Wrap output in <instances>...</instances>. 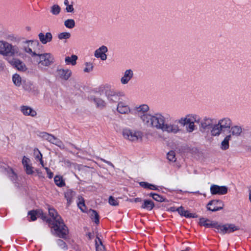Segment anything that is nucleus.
Masks as SVG:
<instances>
[{
  "instance_id": "nucleus-28",
  "label": "nucleus",
  "mask_w": 251,
  "mask_h": 251,
  "mask_svg": "<svg viewBox=\"0 0 251 251\" xmlns=\"http://www.w3.org/2000/svg\"><path fill=\"white\" fill-rule=\"evenodd\" d=\"M149 109V106L146 104H143L139 107H136V111L137 113L139 115L145 114Z\"/></svg>"
},
{
  "instance_id": "nucleus-21",
  "label": "nucleus",
  "mask_w": 251,
  "mask_h": 251,
  "mask_svg": "<svg viewBox=\"0 0 251 251\" xmlns=\"http://www.w3.org/2000/svg\"><path fill=\"white\" fill-rule=\"evenodd\" d=\"M141 119L142 121L146 125L148 126L151 127L152 126V119L153 116H152L148 114H144L140 115Z\"/></svg>"
},
{
  "instance_id": "nucleus-44",
  "label": "nucleus",
  "mask_w": 251,
  "mask_h": 251,
  "mask_svg": "<svg viewBox=\"0 0 251 251\" xmlns=\"http://www.w3.org/2000/svg\"><path fill=\"white\" fill-rule=\"evenodd\" d=\"M109 203L113 206H117L119 204L117 199H115L113 197L110 196L109 198Z\"/></svg>"
},
{
  "instance_id": "nucleus-19",
  "label": "nucleus",
  "mask_w": 251,
  "mask_h": 251,
  "mask_svg": "<svg viewBox=\"0 0 251 251\" xmlns=\"http://www.w3.org/2000/svg\"><path fill=\"white\" fill-rule=\"evenodd\" d=\"M162 130L167 131L169 133L171 132L176 133L179 130V129L178 126L177 125L165 124Z\"/></svg>"
},
{
  "instance_id": "nucleus-51",
  "label": "nucleus",
  "mask_w": 251,
  "mask_h": 251,
  "mask_svg": "<svg viewBox=\"0 0 251 251\" xmlns=\"http://www.w3.org/2000/svg\"><path fill=\"white\" fill-rule=\"evenodd\" d=\"M45 169L46 170V172H47V174L48 175V177L50 178H52L53 177V173L51 172L50 171V169L48 168V167H45Z\"/></svg>"
},
{
  "instance_id": "nucleus-4",
  "label": "nucleus",
  "mask_w": 251,
  "mask_h": 251,
  "mask_svg": "<svg viewBox=\"0 0 251 251\" xmlns=\"http://www.w3.org/2000/svg\"><path fill=\"white\" fill-rule=\"evenodd\" d=\"M123 135L125 139L133 142L141 140L143 137V134L141 131L127 128L123 130Z\"/></svg>"
},
{
  "instance_id": "nucleus-38",
  "label": "nucleus",
  "mask_w": 251,
  "mask_h": 251,
  "mask_svg": "<svg viewBox=\"0 0 251 251\" xmlns=\"http://www.w3.org/2000/svg\"><path fill=\"white\" fill-rule=\"evenodd\" d=\"M167 158L170 161L175 162L176 158L175 151H171L167 154Z\"/></svg>"
},
{
  "instance_id": "nucleus-48",
  "label": "nucleus",
  "mask_w": 251,
  "mask_h": 251,
  "mask_svg": "<svg viewBox=\"0 0 251 251\" xmlns=\"http://www.w3.org/2000/svg\"><path fill=\"white\" fill-rule=\"evenodd\" d=\"M183 216L186 218H195L197 217L195 216V214L190 213L187 210H184Z\"/></svg>"
},
{
  "instance_id": "nucleus-53",
  "label": "nucleus",
  "mask_w": 251,
  "mask_h": 251,
  "mask_svg": "<svg viewBox=\"0 0 251 251\" xmlns=\"http://www.w3.org/2000/svg\"><path fill=\"white\" fill-rule=\"evenodd\" d=\"M140 185L144 188L148 189L149 183L146 182H140Z\"/></svg>"
},
{
  "instance_id": "nucleus-9",
  "label": "nucleus",
  "mask_w": 251,
  "mask_h": 251,
  "mask_svg": "<svg viewBox=\"0 0 251 251\" xmlns=\"http://www.w3.org/2000/svg\"><path fill=\"white\" fill-rule=\"evenodd\" d=\"M152 126L151 127H154L157 129H163L165 125V118L164 117L159 114H156L153 116L152 119Z\"/></svg>"
},
{
  "instance_id": "nucleus-60",
  "label": "nucleus",
  "mask_w": 251,
  "mask_h": 251,
  "mask_svg": "<svg viewBox=\"0 0 251 251\" xmlns=\"http://www.w3.org/2000/svg\"><path fill=\"white\" fill-rule=\"evenodd\" d=\"M96 240H97L98 244H100V242H102L101 239L98 237H97Z\"/></svg>"
},
{
  "instance_id": "nucleus-52",
  "label": "nucleus",
  "mask_w": 251,
  "mask_h": 251,
  "mask_svg": "<svg viewBox=\"0 0 251 251\" xmlns=\"http://www.w3.org/2000/svg\"><path fill=\"white\" fill-rule=\"evenodd\" d=\"M184 210H185L182 206H180L179 207H178L177 209H176V211H177L178 213L181 216H183Z\"/></svg>"
},
{
  "instance_id": "nucleus-63",
  "label": "nucleus",
  "mask_w": 251,
  "mask_h": 251,
  "mask_svg": "<svg viewBox=\"0 0 251 251\" xmlns=\"http://www.w3.org/2000/svg\"><path fill=\"white\" fill-rule=\"evenodd\" d=\"M249 198H250V200L251 202V189L250 190V197H249Z\"/></svg>"
},
{
  "instance_id": "nucleus-35",
  "label": "nucleus",
  "mask_w": 251,
  "mask_h": 251,
  "mask_svg": "<svg viewBox=\"0 0 251 251\" xmlns=\"http://www.w3.org/2000/svg\"><path fill=\"white\" fill-rule=\"evenodd\" d=\"M61 11V8L57 4H54L50 7V12L54 15H58Z\"/></svg>"
},
{
  "instance_id": "nucleus-16",
  "label": "nucleus",
  "mask_w": 251,
  "mask_h": 251,
  "mask_svg": "<svg viewBox=\"0 0 251 251\" xmlns=\"http://www.w3.org/2000/svg\"><path fill=\"white\" fill-rule=\"evenodd\" d=\"M21 111L25 116H30L34 117L37 115V113L35 110L27 106H22L21 107Z\"/></svg>"
},
{
  "instance_id": "nucleus-6",
  "label": "nucleus",
  "mask_w": 251,
  "mask_h": 251,
  "mask_svg": "<svg viewBox=\"0 0 251 251\" xmlns=\"http://www.w3.org/2000/svg\"><path fill=\"white\" fill-rule=\"evenodd\" d=\"M40 136L45 140L48 141L50 143L58 146L61 149H65V145L63 142L53 135L45 132H43L40 133Z\"/></svg>"
},
{
  "instance_id": "nucleus-50",
  "label": "nucleus",
  "mask_w": 251,
  "mask_h": 251,
  "mask_svg": "<svg viewBox=\"0 0 251 251\" xmlns=\"http://www.w3.org/2000/svg\"><path fill=\"white\" fill-rule=\"evenodd\" d=\"M66 10L67 12H73L74 8L72 4L66 6Z\"/></svg>"
},
{
  "instance_id": "nucleus-58",
  "label": "nucleus",
  "mask_w": 251,
  "mask_h": 251,
  "mask_svg": "<svg viewBox=\"0 0 251 251\" xmlns=\"http://www.w3.org/2000/svg\"><path fill=\"white\" fill-rule=\"evenodd\" d=\"M102 161H103V162H104L106 163H107V164H108V165H109L111 166L112 167H114V165H113V164L111 162H109V161H106L105 160H104V159H102Z\"/></svg>"
},
{
  "instance_id": "nucleus-20",
  "label": "nucleus",
  "mask_w": 251,
  "mask_h": 251,
  "mask_svg": "<svg viewBox=\"0 0 251 251\" xmlns=\"http://www.w3.org/2000/svg\"><path fill=\"white\" fill-rule=\"evenodd\" d=\"M117 110L121 114H128L130 112V108L127 105L123 102H119Z\"/></svg>"
},
{
  "instance_id": "nucleus-12",
  "label": "nucleus",
  "mask_w": 251,
  "mask_h": 251,
  "mask_svg": "<svg viewBox=\"0 0 251 251\" xmlns=\"http://www.w3.org/2000/svg\"><path fill=\"white\" fill-rule=\"evenodd\" d=\"M105 95L108 100L111 102H117L120 100V95L111 89L105 91Z\"/></svg>"
},
{
  "instance_id": "nucleus-32",
  "label": "nucleus",
  "mask_w": 251,
  "mask_h": 251,
  "mask_svg": "<svg viewBox=\"0 0 251 251\" xmlns=\"http://www.w3.org/2000/svg\"><path fill=\"white\" fill-rule=\"evenodd\" d=\"M54 181L55 184L59 187H61L65 185V183L61 176H56L54 178Z\"/></svg>"
},
{
  "instance_id": "nucleus-29",
  "label": "nucleus",
  "mask_w": 251,
  "mask_h": 251,
  "mask_svg": "<svg viewBox=\"0 0 251 251\" xmlns=\"http://www.w3.org/2000/svg\"><path fill=\"white\" fill-rule=\"evenodd\" d=\"M154 206V203L151 201L146 200L144 201L141 207L148 210H151Z\"/></svg>"
},
{
  "instance_id": "nucleus-36",
  "label": "nucleus",
  "mask_w": 251,
  "mask_h": 251,
  "mask_svg": "<svg viewBox=\"0 0 251 251\" xmlns=\"http://www.w3.org/2000/svg\"><path fill=\"white\" fill-rule=\"evenodd\" d=\"M14 83L17 86H20L22 84V79L18 74H15L12 77Z\"/></svg>"
},
{
  "instance_id": "nucleus-45",
  "label": "nucleus",
  "mask_w": 251,
  "mask_h": 251,
  "mask_svg": "<svg viewBox=\"0 0 251 251\" xmlns=\"http://www.w3.org/2000/svg\"><path fill=\"white\" fill-rule=\"evenodd\" d=\"M152 198L156 201H159V202H162L165 201V199L163 198L162 196L155 194V195H152Z\"/></svg>"
},
{
  "instance_id": "nucleus-11",
  "label": "nucleus",
  "mask_w": 251,
  "mask_h": 251,
  "mask_svg": "<svg viewBox=\"0 0 251 251\" xmlns=\"http://www.w3.org/2000/svg\"><path fill=\"white\" fill-rule=\"evenodd\" d=\"M210 191L212 195H225L227 192V188L224 186L212 185L210 187Z\"/></svg>"
},
{
  "instance_id": "nucleus-10",
  "label": "nucleus",
  "mask_w": 251,
  "mask_h": 251,
  "mask_svg": "<svg viewBox=\"0 0 251 251\" xmlns=\"http://www.w3.org/2000/svg\"><path fill=\"white\" fill-rule=\"evenodd\" d=\"M224 206V204L222 201L212 200L207 204V209L208 210L214 212L222 209Z\"/></svg>"
},
{
  "instance_id": "nucleus-46",
  "label": "nucleus",
  "mask_w": 251,
  "mask_h": 251,
  "mask_svg": "<svg viewBox=\"0 0 251 251\" xmlns=\"http://www.w3.org/2000/svg\"><path fill=\"white\" fill-rule=\"evenodd\" d=\"M86 67L84 69V71L86 73L90 72L92 71L93 66L92 64L90 63H86L85 64Z\"/></svg>"
},
{
  "instance_id": "nucleus-55",
  "label": "nucleus",
  "mask_w": 251,
  "mask_h": 251,
  "mask_svg": "<svg viewBox=\"0 0 251 251\" xmlns=\"http://www.w3.org/2000/svg\"><path fill=\"white\" fill-rule=\"evenodd\" d=\"M57 243L59 245H60V246H61L62 247H65V243L63 240H62L61 239H58L57 240Z\"/></svg>"
},
{
  "instance_id": "nucleus-64",
  "label": "nucleus",
  "mask_w": 251,
  "mask_h": 251,
  "mask_svg": "<svg viewBox=\"0 0 251 251\" xmlns=\"http://www.w3.org/2000/svg\"><path fill=\"white\" fill-rule=\"evenodd\" d=\"M12 175H13L14 176H15V177H16V174H15V173H14L13 171H12Z\"/></svg>"
},
{
  "instance_id": "nucleus-22",
  "label": "nucleus",
  "mask_w": 251,
  "mask_h": 251,
  "mask_svg": "<svg viewBox=\"0 0 251 251\" xmlns=\"http://www.w3.org/2000/svg\"><path fill=\"white\" fill-rule=\"evenodd\" d=\"M58 75L62 79L67 80L71 76L72 72L71 70L66 69H59L57 70Z\"/></svg>"
},
{
  "instance_id": "nucleus-7",
  "label": "nucleus",
  "mask_w": 251,
  "mask_h": 251,
  "mask_svg": "<svg viewBox=\"0 0 251 251\" xmlns=\"http://www.w3.org/2000/svg\"><path fill=\"white\" fill-rule=\"evenodd\" d=\"M7 62L13 67L20 71H25L27 69L25 63L17 58H7Z\"/></svg>"
},
{
  "instance_id": "nucleus-47",
  "label": "nucleus",
  "mask_w": 251,
  "mask_h": 251,
  "mask_svg": "<svg viewBox=\"0 0 251 251\" xmlns=\"http://www.w3.org/2000/svg\"><path fill=\"white\" fill-rule=\"evenodd\" d=\"M34 154L35 156L36 159L39 160L42 158V154L37 149H35L34 150Z\"/></svg>"
},
{
  "instance_id": "nucleus-56",
  "label": "nucleus",
  "mask_w": 251,
  "mask_h": 251,
  "mask_svg": "<svg viewBox=\"0 0 251 251\" xmlns=\"http://www.w3.org/2000/svg\"><path fill=\"white\" fill-rule=\"evenodd\" d=\"M148 189H150V190H156L157 188L155 185H154L153 184H151L149 183Z\"/></svg>"
},
{
  "instance_id": "nucleus-33",
  "label": "nucleus",
  "mask_w": 251,
  "mask_h": 251,
  "mask_svg": "<svg viewBox=\"0 0 251 251\" xmlns=\"http://www.w3.org/2000/svg\"><path fill=\"white\" fill-rule=\"evenodd\" d=\"M41 213L42 210H33L28 212V215L30 216L31 220L34 221L36 220L38 215Z\"/></svg>"
},
{
  "instance_id": "nucleus-40",
  "label": "nucleus",
  "mask_w": 251,
  "mask_h": 251,
  "mask_svg": "<svg viewBox=\"0 0 251 251\" xmlns=\"http://www.w3.org/2000/svg\"><path fill=\"white\" fill-rule=\"evenodd\" d=\"M196 121H191L188 125V126L186 127L187 130L189 132H192L195 130V126L194 123L197 122Z\"/></svg>"
},
{
  "instance_id": "nucleus-43",
  "label": "nucleus",
  "mask_w": 251,
  "mask_h": 251,
  "mask_svg": "<svg viewBox=\"0 0 251 251\" xmlns=\"http://www.w3.org/2000/svg\"><path fill=\"white\" fill-rule=\"evenodd\" d=\"M96 242V248L97 251H104L105 248L103 245L102 242H100V244H98L97 240L95 241Z\"/></svg>"
},
{
  "instance_id": "nucleus-39",
  "label": "nucleus",
  "mask_w": 251,
  "mask_h": 251,
  "mask_svg": "<svg viewBox=\"0 0 251 251\" xmlns=\"http://www.w3.org/2000/svg\"><path fill=\"white\" fill-rule=\"evenodd\" d=\"M94 101L97 107H103L105 106L104 101L100 98H94Z\"/></svg>"
},
{
  "instance_id": "nucleus-5",
  "label": "nucleus",
  "mask_w": 251,
  "mask_h": 251,
  "mask_svg": "<svg viewBox=\"0 0 251 251\" xmlns=\"http://www.w3.org/2000/svg\"><path fill=\"white\" fill-rule=\"evenodd\" d=\"M19 53V49L16 46H13L12 44L6 42L3 55L7 61V58H14L15 55H18Z\"/></svg>"
},
{
  "instance_id": "nucleus-24",
  "label": "nucleus",
  "mask_w": 251,
  "mask_h": 251,
  "mask_svg": "<svg viewBox=\"0 0 251 251\" xmlns=\"http://www.w3.org/2000/svg\"><path fill=\"white\" fill-rule=\"evenodd\" d=\"M213 120L208 118H205L202 121L201 124V127L204 129L209 128L210 127H212Z\"/></svg>"
},
{
  "instance_id": "nucleus-27",
  "label": "nucleus",
  "mask_w": 251,
  "mask_h": 251,
  "mask_svg": "<svg viewBox=\"0 0 251 251\" xmlns=\"http://www.w3.org/2000/svg\"><path fill=\"white\" fill-rule=\"evenodd\" d=\"M229 132L231 133L233 135L239 136L242 132V128L237 126H235L232 127H230L229 129Z\"/></svg>"
},
{
  "instance_id": "nucleus-18",
  "label": "nucleus",
  "mask_w": 251,
  "mask_h": 251,
  "mask_svg": "<svg viewBox=\"0 0 251 251\" xmlns=\"http://www.w3.org/2000/svg\"><path fill=\"white\" fill-rule=\"evenodd\" d=\"M133 76V71L131 69L125 71L124 76L121 79V82L123 84H127Z\"/></svg>"
},
{
  "instance_id": "nucleus-42",
  "label": "nucleus",
  "mask_w": 251,
  "mask_h": 251,
  "mask_svg": "<svg viewBox=\"0 0 251 251\" xmlns=\"http://www.w3.org/2000/svg\"><path fill=\"white\" fill-rule=\"evenodd\" d=\"M70 36L71 34L69 32H62L58 34V38L60 40L68 39Z\"/></svg>"
},
{
  "instance_id": "nucleus-37",
  "label": "nucleus",
  "mask_w": 251,
  "mask_h": 251,
  "mask_svg": "<svg viewBox=\"0 0 251 251\" xmlns=\"http://www.w3.org/2000/svg\"><path fill=\"white\" fill-rule=\"evenodd\" d=\"M64 25L68 28H73L75 26V22L73 19H68L64 22Z\"/></svg>"
},
{
  "instance_id": "nucleus-59",
  "label": "nucleus",
  "mask_w": 251,
  "mask_h": 251,
  "mask_svg": "<svg viewBox=\"0 0 251 251\" xmlns=\"http://www.w3.org/2000/svg\"><path fill=\"white\" fill-rule=\"evenodd\" d=\"M176 209H177L176 207H170V209L171 211H176Z\"/></svg>"
},
{
  "instance_id": "nucleus-2",
  "label": "nucleus",
  "mask_w": 251,
  "mask_h": 251,
  "mask_svg": "<svg viewBox=\"0 0 251 251\" xmlns=\"http://www.w3.org/2000/svg\"><path fill=\"white\" fill-rule=\"evenodd\" d=\"M49 213L52 219H47V222L53 229L52 233L56 236L65 238L68 233V229L61 216L53 208H49Z\"/></svg>"
},
{
  "instance_id": "nucleus-34",
  "label": "nucleus",
  "mask_w": 251,
  "mask_h": 251,
  "mask_svg": "<svg viewBox=\"0 0 251 251\" xmlns=\"http://www.w3.org/2000/svg\"><path fill=\"white\" fill-rule=\"evenodd\" d=\"M90 213L92 219L94 220V222L96 224H99V215L97 212L95 210L91 209L90 210Z\"/></svg>"
},
{
  "instance_id": "nucleus-54",
  "label": "nucleus",
  "mask_w": 251,
  "mask_h": 251,
  "mask_svg": "<svg viewBox=\"0 0 251 251\" xmlns=\"http://www.w3.org/2000/svg\"><path fill=\"white\" fill-rule=\"evenodd\" d=\"M129 201L130 202H137L141 201H142V199L141 198H135V199H130V200H129Z\"/></svg>"
},
{
  "instance_id": "nucleus-3",
  "label": "nucleus",
  "mask_w": 251,
  "mask_h": 251,
  "mask_svg": "<svg viewBox=\"0 0 251 251\" xmlns=\"http://www.w3.org/2000/svg\"><path fill=\"white\" fill-rule=\"evenodd\" d=\"M232 125L231 120L228 118H224L219 120L218 124L213 126L211 130V135L219 136L226 130H228Z\"/></svg>"
},
{
  "instance_id": "nucleus-31",
  "label": "nucleus",
  "mask_w": 251,
  "mask_h": 251,
  "mask_svg": "<svg viewBox=\"0 0 251 251\" xmlns=\"http://www.w3.org/2000/svg\"><path fill=\"white\" fill-rule=\"evenodd\" d=\"M75 193L71 189H68L65 192V197L68 203H70L72 201V199L75 196Z\"/></svg>"
},
{
  "instance_id": "nucleus-49",
  "label": "nucleus",
  "mask_w": 251,
  "mask_h": 251,
  "mask_svg": "<svg viewBox=\"0 0 251 251\" xmlns=\"http://www.w3.org/2000/svg\"><path fill=\"white\" fill-rule=\"evenodd\" d=\"M6 42L0 41V54H2Z\"/></svg>"
},
{
  "instance_id": "nucleus-15",
  "label": "nucleus",
  "mask_w": 251,
  "mask_h": 251,
  "mask_svg": "<svg viewBox=\"0 0 251 251\" xmlns=\"http://www.w3.org/2000/svg\"><path fill=\"white\" fill-rule=\"evenodd\" d=\"M30 159L25 156L23 158L22 164L24 167L25 171L27 174L31 175L33 173V168L30 166L29 164Z\"/></svg>"
},
{
  "instance_id": "nucleus-61",
  "label": "nucleus",
  "mask_w": 251,
  "mask_h": 251,
  "mask_svg": "<svg viewBox=\"0 0 251 251\" xmlns=\"http://www.w3.org/2000/svg\"><path fill=\"white\" fill-rule=\"evenodd\" d=\"M64 4H65V5H66V6L69 5V1H68V0H65V1H64Z\"/></svg>"
},
{
  "instance_id": "nucleus-8",
  "label": "nucleus",
  "mask_w": 251,
  "mask_h": 251,
  "mask_svg": "<svg viewBox=\"0 0 251 251\" xmlns=\"http://www.w3.org/2000/svg\"><path fill=\"white\" fill-rule=\"evenodd\" d=\"M217 229L220 230L223 234L230 233L234 231L239 229V228L235 226L234 224H227L225 225H220L218 223Z\"/></svg>"
},
{
  "instance_id": "nucleus-1",
  "label": "nucleus",
  "mask_w": 251,
  "mask_h": 251,
  "mask_svg": "<svg viewBox=\"0 0 251 251\" xmlns=\"http://www.w3.org/2000/svg\"><path fill=\"white\" fill-rule=\"evenodd\" d=\"M27 43L28 45L25 46L24 50L25 52L31 55V62L33 64L37 65L39 68L43 70L45 67H49L53 63L54 59L50 53H41L39 51L32 50L31 47L33 46L39 44L38 41H28Z\"/></svg>"
},
{
  "instance_id": "nucleus-13",
  "label": "nucleus",
  "mask_w": 251,
  "mask_h": 251,
  "mask_svg": "<svg viewBox=\"0 0 251 251\" xmlns=\"http://www.w3.org/2000/svg\"><path fill=\"white\" fill-rule=\"evenodd\" d=\"M108 51L107 48L105 46H102L95 51V56L97 58H100L102 60H105L107 55L105 54Z\"/></svg>"
},
{
  "instance_id": "nucleus-17",
  "label": "nucleus",
  "mask_w": 251,
  "mask_h": 251,
  "mask_svg": "<svg viewBox=\"0 0 251 251\" xmlns=\"http://www.w3.org/2000/svg\"><path fill=\"white\" fill-rule=\"evenodd\" d=\"M196 115H187L185 118H181L178 122L182 126L188 125L191 121H196Z\"/></svg>"
},
{
  "instance_id": "nucleus-30",
  "label": "nucleus",
  "mask_w": 251,
  "mask_h": 251,
  "mask_svg": "<svg viewBox=\"0 0 251 251\" xmlns=\"http://www.w3.org/2000/svg\"><path fill=\"white\" fill-rule=\"evenodd\" d=\"M77 59V56L75 55H72L71 57L67 56L65 58V62L67 64H72L75 65L76 63V60Z\"/></svg>"
},
{
  "instance_id": "nucleus-25",
  "label": "nucleus",
  "mask_w": 251,
  "mask_h": 251,
  "mask_svg": "<svg viewBox=\"0 0 251 251\" xmlns=\"http://www.w3.org/2000/svg\"><path fill=\"white\" fill-rule=\"evenodd\" d=\"M23 87L25 90L29 92H34V87L29 81L25 80L23 82Z\"/></svg>"
},
{
  "instance_id": "nucleus-14",
  "label": "nucleus",
  "mask_w": 251,
  "mask_h": 251,
  "mask_svg": "<svg viewBox=\"0 0 251 251\" xmlns=\"http://www.w3.org/2000/svg\"><path fill=\"white\" fill-rule=\"evenodd\" d=\"M201 226H204L206 227H214L217 229L218 223L215 221H212L210 220L204 218H201L199 222Z\"/></svg>"
},
{
  "instance_id": "nucleus-57",
  "label": "nucleus",
  "mask_w": 251,
  "mask_h": 251,
  "mask_svg": "<svg viewBox=\"0 0 251 251\" xmlns=\"http://www.w3.org/2000/svg\"><path fill=\"white\" fill-rule=\"evenodd\" d=\"M38 217H41L43 220H46V215L43 213V211H42V213L38 215Z\"/></svg>"
},
{
  "instance_id": "nucleus-26",
  "label": "nucleus",
  "mask_w": 251,
  "mask_h": 251,
  "mask_svg": "<svg viewBox=\"0 0 251 251\" xmlns=\"http://www.w3.org/2000/svg\"><path fill=\"white\" fill-rule=\"evenodd\" d=\"M231 135H227L221 143V148L223 150H226L229 148V141L230 140Z\"/></svg>"
},
{
  "instance_id": "nucleus-41",
  "label": "nucleus",
  "mask_w": 251,
  "mask_h": 251,
  "mask_svg": "<svg viewBox=\"0 0 251 251\" xmlns=\"http://www.w3.org/2000/svg\"><path fill=\"white\" fill-rule=\"evenodd\" d=\"M78 199L79 201L77 203L78 206L81 210V211H84L86 206L84 203V200L82 197L78 198Z\"/></svg>"
},
{
  "instance_id": "nucleus-62",
  "label": "nucleus",
  "mask_w": 251,
  "mask_h": 251,
  "mask_svg": "<svg viewBox=\"0 0 251 251\" xmlns=\"http://www.w3.org/2000/svg\"><path fill=\"white\" fill-rule=\"evenodd\" d=\"M40 160V163L42 164V165L43 166L44 165H43V161L42 160V158H41L40 159H39Z\"/></svg>"
},
{
  "instance_id": "nucleus-23",
  "label": "nucleus",
  "mask_w": 251,
  "mask_h": 251,
  "mask_svg": "<svg viewBox=\"0 0 251 251\" xmlns=\"http://www.w3.org/2000/svg\"><path fill=\"white\" fill-rule=\"evenodd\" d=\"M38 36L40 41L44 44L50 42L52 39V35L50 32L47 33L46 35L43 33H40Z\"/></svg>"
}]
</instances>
